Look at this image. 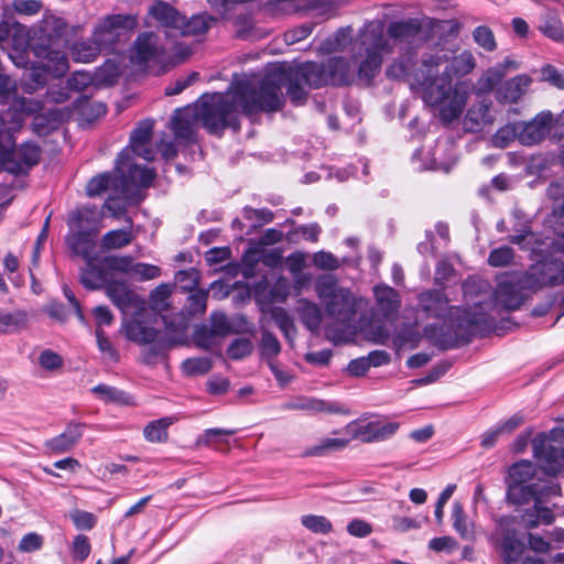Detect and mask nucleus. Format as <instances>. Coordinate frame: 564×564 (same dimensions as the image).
Returning <instances> with one entry per match:
<instances>
[{
	"mask_svg": "<svg viewBox=\"0 0 564 564\" xmlns=\"http://www.w3.org/2000/svg\"><path fill=\"white\" fill-rule=\"evenodd\" d=\"M477 61L470 50L449 55L445 51L427 54L422 58L415 80L422 86V99L438 110L445 123L458 119L469 98L470 83L457 80L474 72Z\"/></svg>",
	"mask_w": 564,
	"mask_h": 564,
	"instance_id": "f257e3e1",
	"label": "nucleus"
},
{
	"mask_svg": "<svg viewBox=\"0 0 564 564\" xmlns=\"http://www.w3.org/2000/svg\"><path fill=\"white\" fill-rule=\"evenodd\" d=\"M384 29L382 20L368 21L354 39L350 26L341 28L325 39L318 45L317 52L325 55L348 50L356 62L360 59L359 77L369 82L379 72L383 55L392 52L391 40H406L420 32V25L414 20L391 23L388 28V37L384 35Z\"/></svg>",
	"mask_w": 564,
	"mask_h": 564,
	"instance_id": "f03ea898",
	"label": "nucleus"
},
{
	"mask_svg": "<svg viewBox=\"0 0 564 564\" xmlns=\"http://www.w3.org/2000/svg\"><path fill=\"white\" fill-rule=\"evenodd\" d=\"M240 109L246 115L258 111H276L284 102L282 87L295 106H301L307 97V85L293 76L292 66L284 63L270 64L263 77L241 78L232 83Z\"/></svg>",
	"mask_w": 564,
	"mask_h": 564,
	"instance_id": "7ed1b4c3",
	"label": "nucleus"
},
{
	"mask_svg": "<svg viewBox=\"0 0 564 564\" xmlns=\"http://www.w3.org/2000/svg\"><path fill=\"white\" fill-rule=\"evenodd\" d=\"M241 111L234 85L226 93L204 95L194 107L176 109L171 129L175 139L181 142L192 143L196 139L197 122L210 133H220L227 127L239 129L238 115Z\"/></svg>",
	"mask_w": 564,
	"mask_h": 564,
	"instance_id": "20e7f679",
	"label": "nucleus"
},
{
	"mask_svg": "<svg viewBox=\"0 0 564 564\" xmlns=\"http://www.w3.org/2000/svg\"><path fill=\"white\" fill-rule=\"evenodd\" d=\"M315 291L329 318L343 325H349L355 319L356 299L348 289L339 288L333 276L319 278Z\"/></svg>",
	"mask_w": 564,
	"mask_h": 564,
	"instance_id": "39448f33",
	"label": "nucleus"
},
{
	"mask_svg": "<svg viewBox=\"0 0 564 564\" xmlns=\"http://www.w3.org/2000/svg\"><path fill=\"white\" fill-rule=\"evenodd\" d=\"M564 427H556L550 435L542 433L532 441L534 457L547 475L564 474Z\"/></svg>",
	"mask_w": 564,
	"mask_h": 564,
	"instance_id": "423d86ee",
	"label": "nucleus"
},
{
	"mask_svg": "<svg viewBox=\"0 0 564 564\" xmlns=\"http://www.w3.org/2000/svg\"><path fill=\"white\" fill-rule=\"evenodd\" d=\"M420 306L431 316L444 319L455 332H473V325L481 317L462 318L459 306H448V300L440 291H427L420 295Z\"/></svg>",
	"mask_w": 564,
	"mask_h": 564,
	"instance_id": "0eeeda50",
	"label": "nucleus"
},
{
	"mask_svg": "<svg viewBox=\"0 0 564 564\" xmlns=\"http://www.w3.org/2000/svg\"><path fill=\"white\" fill-rule=\"evenodd\" d=\"M463 293L467 307H462V318L473 316L481 317L475 326L486 324L489 314V303L492 293L489 291V283L479 276H468L463 283Z\"/></svg>",
	"mask_w": 564,
	"mask_h": 564,
	"instance_id": "6e6552de",
	"label": "nucleus"
},
{
	"mask_svg": "<svg viewBox=\"0 0 564 564\" xmlns=\"http://www.w3.org/2000/svg\"><path fill=\"white\" fill-rule=\"evenodd\" d=\"M137 26V18L130 14H110L102 18L93 30V40L105 52L112 51L121 36Z\"/></svg>",
	"mask_w": 564,
	"mask_h": 564,
	"instance_id": "1a4fd4ad",
	"label": "nucleus"
},
{
	"mask_svg": "<svg viewBox=\"0 0 564 564\" xmlns=\"http://www.w3.org/2000/svg\"><path fill=\"white\" fill-rule=\"evenodd\" d=\"M523 281L519 274H502L499 276L497 289L492 292L489 313L494 310L514 311L523 303Z\"/></svg>",
	"mask_w": 564,
	"mask_h": 564,
	"instance_id": "9d476101",
	"label": "nucleus"
},
{
	"mask_svg": "<svg viewBox=\"0 0 564 564\" xmlns=\"http://www.w3.org/2000/svg\"><path fill=\"white\" fill-rule=\"evenodd\" d=\"M110 189L113 195L106 200L105 207L116 215L123 209V207L115 205L116 198L130 200V188L126 180H120L119 173L115 171V173L98 174L86 185V193L89 197L100 196Z\"/></svg>",
	"mask_w": 564,
	"mask_h": 564,
	"instance_id": "9b49d317",
	"label": "nucleus"
},
{
	"mask_svg": "<svg viewBox=\"0 0 564 564\" xmlns=\"http://www.w3.org/2000/svg\"><path fill=\"white\" fill-rule=\"evenodd\" d=\"M529 490V500L533 499L534 506L531 510H528L523 514V521L527 528H535L540 523L550 524L554 520L553 511L550 508L543 507L541 503L544 499L550 496L560 495L558 485L547 481L545 484H531L528 487Z\"/></svg>",
	"mask_w": 564,
	"mask_h": 564,
	"instance_id": "f8f14e48",
	"label": "nucleus"
},
{
	"mask_svg": "<svg viewBox=\"0 0 564 564\" xmlns=\"http://www.w3.org/2000/svg\"><path fill=\"white\" fill-rule=\"evenodd\" d=\"M166 50L153 32H144L134 41L131 50V63L142 68L160 65L165 58Z\"/></svg>",
	"mask_w": 564,
	"mask_h": 564,
	"instance_id": "ddd939ff",
	"label": "nucleus"
},
{
	"mask_svg": "<svg viewBox=\"0 0 564 564\" xmlns=\"http://www.w3.org/2000/svg\"><path fill=\"white\" fill-rule=\"evenodd\" d=\"M116 171L119 173L120 180H126L130 188V200L139 188L150 186L155 176L152 169L130 164L128 150H123L118 155Z\"/></svg>",
	"mask_w": 564,
	"mask_h": 564,
	"instance_id": "4468645a",
	"label": "nucleus"
},
{
	"mask_svg": "<svg viewBox=\"0 0 564 564\" xmlns=\"http://www.w3.org/2000/svg\"><path fill=\"white\" fill-rule=\"evenodd\" d=\"M41 150L33 143H24L19 148L0 151L3 167L13 174H22L35 165L40 160Z\"/></svg>",
	"mask_w": 564,
	"mask_h": 564,
	"instance_id": "2eb2a0df",
	"label": "nucleus"
},
{
	"mask_svg": "<svg viewBox=\"0 0 564 564\" xmlns=\"http://www.w3.org/2000/svg\"><path fill=\"white\" fill-rule=\"evenodd\" d=\"M535 473V468L530 460H520L509 468L508 475V496L517 503H524L529 501L528 486H522L530 480Z\"/></svg>",
	"mask_w": 564,
	"mask_h": 564,
	"instance_id": "dca6fc26",
	"label": "nucleus"
},
{
	"mask_svg": "<svg viewBox=\"0 0 564 564\" xmlns=\"http://www.w3.org/2000/svg\"><path fill=\"white\" fill-rule=\"evenodd\" d=\"M510 518H502L498 522L496 535L500 540V549L503 561L507 564L516 563L523 553V543L517 538V532L509 529Z\"/></svg>",
	"mask_w": 564,
	"mask_h": 564,
	"instance_id": "f3484780",
	"label": "nucleus"
},
{
	"mask_svg": "<svg viewBox=\"0 0 564 564\" xmlns=\"http://www.w3.org/2000/svg\"><path fill=\"white\" fill-rule=\"evenodd\" d=\"M154 122L150 119L141 121L130 135V147L128 152L132 151L135 155L145 161H152L155 158L156 150L151 147V138Z\"/></svg>",
	"mask_w": 564,
	"mask_h": 564,
	"instance_id": "a211bd4d",
	"label": "nucleus"
},
{
	"mask_svg": "<svg viewBox=\"0 0 564 564\" xmlns=\"http://www.w3.org/2000/svg\"><path fill=\"white\" fill-rule=\"evenodd\" d=\"M135 311V315L122 325V332L126 338L138 345L153 343L158 336V332L143 319L145 307L143 306V308Z\"/></svg>",
	"mask_w": 564,
	"mask_h": 564,
	"instance_id": "6ab92c4d",
	"label": "nucleus"
},
{
	"mask_svg": "<svg viewBox=\"0 0 564 564\" xmlns=\"http://www.w3.org/2000/svg\"><path fill=\"white\" fill-rule=\"evenodd\" d=\"M293 76L302 79L308 89L319 88L330 85V78L327 69V62L319 64L316 62L301 63L292 66Z\"/></svg>",
	"mask_w": 564,
	"mask_h": 564,
	"instance_id": "aec40b11",
	"label": "nucleus"
},
{
	"mask_svg": "<svg viewBox=\"0 0 564 564\" xmlns=\"http://www.w3.org/2000/svg\"><path fill=\"white\" fill-rule=\"evenodd\" d=\"M106 293L110 301L123 313L128 314L130 308L141 310L145 306L142 301L132 290H130L123 282L110 281L106 285Z\"/></svg>",
	"mask_w": 564,
	"mask_h": 564,
	"instance_id": "412c9836",
	"label": "nucleus"
},
{
	"mask_svg": "<svg viewBox=\"0 0 564 564\" xmlns=\"http://www.w3.org/2000/svg\"><path fill=\"white\" fill-rule=\"evenodd\" d=\"M86 265L82 269L80 282L89 290H97L107 285L110 282V273L104 267V259H98L97 256L85 260Z\"/></svg>",
	"mask_w": 564,
	"mask_h": 564,
	"instance_id": "4be33fe9",
	"label": "nucleus"
},
{
	"mask_svg": "<svg viewBox=\"0 0 564 564\" xmlns=\"http://www.w3.org/2000/svg\"><path fill=\"white\" fill-rule=\"evenodd\" d=\"M148 17L166 30V33H176L177 26L182 23V14L171 4L164 1H156L148 11Z\"/></svg>",
	"mask_w": 564,
	"mask_h": 564,
	"instance_id": "5701e85b",
	"label": "nucleus"
},
{
	"mask_svg": "<svg viewBox=\"0 0 564 564\" xmlns=\"http://www.w3.org/2000/svg\"><path fill=\"white\" fill-rule=\"evenodd\" d=\"M83 427L80 423H69L63 433L45 442L46 449L53 454L70 451L82 438Z\"/></svg>",
	"mask_w": 564,
	"mask_h": 564,
	"instance_id": "b1692460",
	"label": "nucleus"
},
{
	"mask_svg": "<svg viewBox=\"0 0 564 564\" xmlns=\"http://www.w3.org/2000/svg\"><path fill=\"white\" fill-rule=\"evenodd\" d=\"M13 101V107L21 113H33L39 109V104L26 98H17L15 85L10 77L0 73V104Z\"/></svg>",
	"mask_w": 564,
	"mask_h": 564,
	"instance_id": "393cba45",
	"label": "nucleus"
},
{
	"mask_svg": "<svg viewBox=\"0 0 564 564\" xmlns=\"http://www.w3.org/2000/svg\"><path fill=\"white\" fill-rule=\"evenodd\" d=\"M66 241L72 251L84 260L96 257V235L97 232L84 229H70Z\"/></svg>",
	"mask_w": 564,
	"mask_h": 564,
	"instance_id": "a878e982",
	"label": "nucleus"
},
{
	"mask_svg": "<svg viewBox=\"0 0 564 564\" xmlns=\"http://www.w3.org/2000/svg\"><path fill=\"white\" fill-rule=\"evenodd\" d=\"M532 79L524 74L514 76L505 82L496 93V98L500 102H518L528 91Z\"/></svg>",
	"mask_w": 564,
	"mask_h": 564,
	"instance_id": "bb28decb",
	"label": "nucleus"
},
{
	"mask_svg": "<svg viewBox=\"0 0 564 564\" xmlns=\"http://www.w3.org/2000/svg\"><path fill=\"white\" fill-rule=\"evenodd\" d=\"M100 215L96 206H83L72 212L68 218L69 229L99 231Z\"/></svg>",
	"mask_w": 564,
	"mask_h": 564,
	"instance_id": "cd10ccee",
	"label": "nucleus"
},
{
	"mask_svg": "<svg viewBox=\"0 0 564 564\" xmlns=\"http://www.w3.org/2000/svg\"><path fill=\"white\" fill-rule=\"evenodd\" d=\"M376 297V310L386 317L398 313L400 308V297L397 291L388 285H377L373 289Z\"/></svg>",
	"mask_w": 564,
	"mask_h": 564,
	"instance_id": "c85d7f7f",
	"label": "nucleus"
},
{
	"mask_svg": "<svg viewBox=\"0 0 564 564\" xmlns=\"http://www.w3.org/2000/svg\"><path fill=\"white\" fill-rule=\"evenodd\" d=\"M350 443L348 435L341 437H323L315 445L308 446L303 451V457H323L332 453L345 449Z\"/></svg>",
	"mask_w": 564,
	"mask_h": 564,
	"instance_id": "c756f323",
	"label": "nucleus"
},
{
	"mask_svg": "<svg viewBox=\"0 0 564 564\" xmlns=\"http://www.w3.org/2000/svg\"><path fill=\"white\" fill-rule=\"evenodd\" d=\"M375 429L376 421H360L356 420L348 423L343 430H335L332 432L333 435H348L351 441H360L362 443H375Z\"/></svg>",
	"mask_w": 564,
	"mask_h": 564,
	"instance_id": "7c9ffc66",
	"label": "nucleus"
},
{
	"mask_svg": "<svg viewBox=\"0 0 564 564\" xmlns=\"http://www.w3.org/2000/svg\"><path fill=\"white\" fill-rule=\"evenodd\" d=\"M215 19L206 13L195 14L189 20L182 15V23L177 26L176 33L182 36H198L205 34Z\"/></svg>",
	"mask_w": 564,
	"mask_h": 564,
	"instance_id": "2f4dec72",
	"label": "nucleus"
},
{
	"mask_svg": "<svg viewBox=\"0 0 564 564\" xmlns=\"http://www.w3.org/2000/svg\"><path fill=\"white\" fill-rule=\"evenodd\" d=\"M70 55L74 62L76 63H91L94 62L102 52H105L100 45L96 41L93 40V36L87 40H80L75 42L70 48Z\"/></svg>",
	"mask_w": 564,
	"mask_h": 564,
	"instance_id": "473e14b6",
	"label": "nucleus"
},
{
	"mask_svg": "<svg viewBox=\"0 0 564 564\" xmlns=\"http://www.w3.org/2000/svg\"><path fill=\"white\" fill-rule=\"evenodd\" d=\"M327 69L330 78V85H347L352 79L354 69L344 57H332L327 61Z\"/></svg>",
	"mask_w": 564,
	"mask_h": 564,
	"instance_id": "72a5a7b5",
	"label": "nucleus"
},
{
	"mask_svg": "<svg viewBox=\"0 0 564 564\" xmlns=\"http://www.w3.org/2000/svg\"><path fill=\"white\" fill-rule=\"evenodd\" d=\"M29 315L25 311L11 312L0 308V334H14L28 326Z\"/></svg>",
	"mask_w": 564,
	"mask_h": 564,
	"instance_id": "f704fd0d",
	"label": "nucleus"
},
{
	"mask_svg": "<svg viewBox=\"0 0 564 564\" xmlns=\"http://www.w3.org/2000/svg\"><path fill=\"white\" fill-rule=\"evenodd\" d=\"M296 310L301 322L307 327V329L316 332L319 328L322 323V312L317 304L305 299H301Z\"/></svg>",
	"mask_w": 564,
	"mask_h": 564,
	"instance_id": "c9c22d12",
	"label": "nucleus"
},
{
	"mask_svg": "<svg viewBox=\"0 0 564 564\" xmlns=\"http://www.w3.org/2000/svg\"><path fill=\"white\" fill-rule=\"evenodd\" d=\"M134 236L131 228L110 230L101 238V248L105 250L121 249L130 245Z\"/></svg>",
	"mask_w": 564,
	"mask_h": 564,
	"instance_id": "e433bc0d",
	"label": "nucleus"
},
{
	"mask_svg": "<svg viewBox=\"0 0 564 564\" xmlns=\"http://www.w3.org/2000/svg\"><path fill=\"white\" fill-rule=\"evenodd\" d=\"M174 423L173 417H162L150 422L143 430L144 438L151 443H163L167 440V429Z\"/></svg>",
	"mask_w": 564,
	"mask_h": 564,
	"instance_id": "4c0bfd02",
	"label": "nucleus"
},
{
	"mask_svg": "<svg viewBox=\"0 0 564 564\" xmlns=\"http://www.w3.org/2000/svg\"><path fill=\"white\" fill-rule=\"evenodd\" d=\"M491 122L490 105L486 102H480L470 108L465 118V126L469 130H478Z\"/></svg>",
	"mask_w": 564,
	"mask_h": 564,
	"instance_id": "58836bf2",
	"label": "nucleus"
},
{
	"mask_svg": "<svg viewBox=\"0 0 564 564\" xmlns=\"http://www.w3.org/2000/svg\"><path fill=\"white\" fill-rule=\"evenodd\" d=\"M452 520L453 528L464 540L474 539V528L471 522L467 520L463 505L459 501H455L452 508Z\"/></svg>",
	"mask_w": 564,
	"mask_h": 564,
	"instance_id": "ea45409f",
	"label": "nucleus"
},
{
	"mask_svg": "<svg viewBox=\"0 0 564 564\" xmlns=\"http://www.w3.org/2000/svg\"><path fill=\"white\" fill-rule=\"evenodd\" d=\"M410 59H400L393 62L387 68V76L392 79H404L408 80L411 88L419 87L422 90V86L415 80L416 73L421 69V66L413 73L409 70L410 68Z\"/></svg>",
	"mask_w": 564,
	"mask_h": 564,
	"instance_id": "a19ab883",
	"label": "nucleus"
},
{
	"mask_svg": "<svg viewBox=\"0 0 564 564\" xmlns=\"http://www.w3.org/2000/svg\"><path fill=\"white\" fill-rule=\"evenodd\" d=\"M45 68L54 76L62 77L69 68L68 57L64 51L48 48L45 52Z\"/></svg>",
	"mask_w": 564,
	"mask_h": 564,
	"instance_id": "79ce46f5",
	"label": "nucleus"
},
{
	"mask_svg": "<svg viewBox=\"0 0 564 564\" xmlns=\"http://www.w3.org/2000/svg\"><path fill=\"white\" fill-rule=\"evenodd\" d=\"M503 74L499 67H489L481 76L477 79L475 85V93L477 95H487L494 90V88L501 83Z\"/></svg>",
	"mask_w": 564,
	"mask_h": 564,
	"instance_id": "37998d69",
	"label": "nucleus"
},
{
	"mask_svg": "<svg viewBox=\"0 0 564 564\" xmlns=\"http://www.w3.org/2000/svg\"><path fill=\"white\" fill-rule=\"evenodd\" d=\"M100 400L105 402H112L117 404H130L131 397L126 392L107 384H98L91 389Z\"/></svg>",
	"mask_w": 564,
	"mask_h": 564,
	"instance_id": "c03bdc74",
	"label": "nucleus"
},
{
	"mask_svg": "<svg viewBox=\"0 0 564 564\" xmlns=\"http://www.w3.org/2000/svg\"><path fill=\"white\" fill-rule=\"evenodd\" d=\"M120 76V66L113 59H107L95 72V83L98 85L109 86L117 82Z\"/></svg>",
	"mask_w": 564,
	"mask_h": 564,
	"instance_id": "a18cd8bd",
	"label": "nucleus"
},
{
	"mask_svg": "<svg viewBox=\"0 0 564 564\" xmlns=\"http://www.w3.org/2000/svg\"><path fill=\"white\" fill-rule=\"evenodd\" d=\"M514 234L508 237L509 242L518 245L522 250L535 252L534 245L538 243L536 236L531 231L527 223L514 229Z\"/></svg>",
	"mask_w": 564,
	"mask_h": 564,
	"instance_id": "49530a36",
	"label": "nucleus"
},
{
	"mask_svg": "<svg viewBox=\"0 0 564 564\" xmlns=\"http://www.w3.org/2000/svg\"><path fill=\"white\" fill-rule=\"evenodd\" d=\"M285 409L305 410L313 413L334 412V409L330 404H327L325 401L314 398H301L296 401L288 403L285 405Z\"/></svg>",
	"mask_w": 564,
	"mask_h": 564,
	"instance_id": "de8ad7c7",
	"label": "nucleus"
},
{
	"mask_svg": "<svg viewBox=\"0 0 564 564\" xmlns=\"http://www.w3.org/2000/svg\"><path fill=\"white\" fill-rule=\"evenodd\" d=\"M339 4L332 0H321L311 2L307 10L312 11V17L325 21L334 18L337 14Z\"/></svg>",
	"mask_w": 564,
	"mask_h": 564,
	"instance_id": "09e8293b",
	"label": "nucleus"
},
{
	"mask_svg": "<svg viewBox=\"0 0 564 564\" xmlns=\"http://www.w3.org/2000/svg\"><path fill=\"white\" fill-rule=\"evenodd\" d=\"M321 232H322V228L317 223L301 225V226L295 227L289 234V240L293 241V242H297L300 239H303V240H306L310 242H317Z\"/></svg>",
	"mask_w": 564,
	"mask_h": 564,
	"instance_id": "8fccbe9b",
	"label": "nucleus"
},
{
	"mask_svg": "<svg viewBox=\"0 0 564 564\" xmlns=\"http://www.w3.org/2000/svg\"><path fill=\"white\" fill-rule=\"evenodd\" d=\"M474 42L485 52H494L497 48V42L492 30L487 25H479L473 31Z\"/></svg>",
	"mask_w": 564,
	"mask_h": 564,
	"instance_id": "3c124183",
	"label": "nucleus"
},
{
	"mask_svg": "<svg viewBox=\"0 0 564 564\" xmlns=\"http://www.w3.org/2000/svg\"><path fill=\"white\" fill-rule=\"evenodd\" d=\"M301 523L316 534H327L333 530L332 522L324 516L306 514L301 518Z\"/></svg>",
	"mask_w": 564,
	"mask_h": 564,
	"instance_id": "603ef678",
	"label": "nucleus"
},
{
	"mask_svg": "<svg viewBox=\"0 0 564 564\" xmlns=\"http://www.w3.org/2000/svg\"><path fill=\"white\" fill-rule=\"evenodd\" d=\"M514 250L509 246L495 248L488 256V264L494 268L508 267L513 262Z\"/></svg>",
	"mask_w": 564,
	"mask_h": 564,
	"instance_id": "864d4df0",
	"label": "nucleus"
},
{
	"mask_svg": "<svg viewBox=\"0 0 564 564\" xmlns=\"http://www.w3.org/2000/svg\"><path fill=\"white\" fill-rule=\"evenodd\" d=\"M260 351L262 357L265 358L267 361L275 360V358L281 351V345L278 338L267 330L262 332Z\"/></svg>",
	"mask_w": 564,
	"mask_h": 564,
	"instance_id": "5fc2aeb1",
	"label": "nucleus"
},
{
	"mask_svg": "<svg viewBox=\"0 0 564 564\" xmlns=\"http://www.w3.org/2000/svg\"><path fill=\"white\" fill-rule=\"evenodd\" d=\"M272 318L284 336L291 340L295 335V326L289 313L282 307H274L272 311Z\"/></svg>",
	"mask_w": 564,
	"mask_h": 564,
	"instance_id": "6e6d98bb",
	"label": "nucleus"
},
{
	"mask_svg": "<svg viewBox=\"0 0 564 564\" xmlns=\"http://www.w3.org/2000/svg\"><path fill=\"white\" fill-rule=\"evenodd\" d=\"M171 295V289L166 284H161L155 288L150 294V305L155 312H163L169 307V297Z\"/></svg>",
	"mask_w": 564,
	"mask_h": 564,
	"instance_id": "4d7b16f0",
	"label": "nucleus"
},
{
	"mask_svg": "<svg viewBox=\"0 0 564 564\" xmlns=\"http://www.w3.org/2000/svg\"><path fill=\"white\" fill-rule=\"evenodd\" d=\"M69 518L77 530L89 531L97 523L96 516L85 510L75 509L69 512Z\"/></svg>",
	"mask_w": 564,
	"mask_h": 564,
	"instance_id": "13d9d810",
	"label": "nucleus"
},
{
	"mask_svg": "<svg viewBox=\"0 0 564 564\" xmlns=\"http://www.w3.org/2000/svg\"><path fill=\"white\" fill-rule=\"evenodd\" d=\"M104 267L108 271L132 272L133 261L130 256H109L104 258Z\"/></svg>",
	"mask_w": 564,
	"mask_h": 564,
	"instance_id": "bf43d9fd",
	"label": "nucleus"
},
{
	"mask_svg": "<svg viewBox=\"0 0 564 564\" xmlns=\"http://www.w3.org/2000/svg\"><path fill=\"white\" fill-rule=\"evenodd\" d=\"M253 345L249 338L235 339L227 349L229 358L238 360L251 354Z\"/></svg>",
	"mask_w": 564,
	"mask_h": 564,
	"instance_id": "052dcab7",
	"label": "nucleus"
},
{
	"mask_svg": "<svg viewBox=\"0 0 564 564\" xmlns=\"http://www.w3.org/2000/svg\"><path fill=\"white\" fill-rule=\"evenodd\" d=\"M208 292L198 290L188 296L187 312L189 315H202L206 312Z\"/></svg>",
	"mask_w": 564,
	"mask_h": 564,
	"instance_id": "680f3d73",
	"label": "nucleus"
},
{
	"mask_svg": "<svg viewBox=\"0 0 564 564\" xmlns=\"http://www.w3.org/2000/svg\"><path fill=\"white\" fill-rule=\"evenodd\" d=\"M184 372L188 376L204 375L212 369L208 358H189L182 364Z\"/></svg>",
	"mask_w": 564,
	"mask_h": 564,
	"instance_id": "e2e57ef3",
	"label": "nucleus"
},
{
	"mask_svg": "<svg viewBox=\"0 0 564 564\" xmlns=\"http://www.w3.org/2000/svg\"><path fill=\"white\" fill-rule=\"evenodd\" d=\"M540 30L544 35L554 40L561 41L564 37V31L561 21L555 17L546 18L540 25Z\"/></svg>",
	"mask_w": 564,
	"mask_h": 564,
	"instance_id": "0e129e2a",
	"label": "nucleus"
},
{
	"mask_svg": "<svg viewBox=\"0 0 564 564\" xmlns=\"http://www.w3.org/2000/svg\"><path fill=\"white\" fill-rule=\"evenodd\" d=\"M63 358L57 352L45 349L39 355V365L47 371H55L63 367Z\"/></svg>",
	"mask_w": 564,
	"mask_h": 564,
	"instance_id": "69168bd1",
	"label": "nucleus"
},
{
	"mask_svg": "<svg viewBox=\"0 0 564 564\" xmlns=\"http://www.w3.org/2000/svg\"><path fill=\"white\" fill-rule=\"evenodd\" d=\"M514 138L518 139V123L508 124L499 129L492 138L498 148H506Z\"/></svg>",
	"mask_w": 564,
	"mask_h": 564,
	"instance_id": "338daca9",
	"label": "nucleus"
},
{
	"mask_svg": "<svg viewBox=\"0 0 564 564\" xmlns=\"http://www.w3.org/2000/svg\"><path fill=\"white\" fill-rule=\"evenodd\" d=\"M72 551L75 560L85 561L91 551L89 539L83 534L76 535L73 541Z\"/></svg>",
	"mask_w": 564,
	"mask_h": 564,
	"instance_id": "774afa93",
	"label": "nucleus"
}]
</instances>
